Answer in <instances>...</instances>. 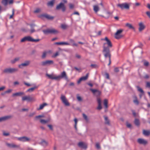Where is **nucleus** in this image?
<instances>
[{"label":"nucleus","instance_id":"obj_1","mask_svg":"<svg viewBox=\"0 0 150 150\" xmlns=\"http://www.w3.org/2000/svg\"><path fill=\"white\" fill-rule=\"evenodd\" d=\"M47 76H48L49 79L53 80L54 79L57 81H59L62 79H64L67 80L68 78L65 71H64L61 73L60 75L58 76H54L53 74H46Z\"/></svg>","mask_w":150,"mask_h":150},{"label":"nucleus","instance_id":"obj_2","mask_svg":"<svg viewBox=\"0 0 150 150\" xmlns=\"http://www.w3.org/2000/svg\"><path fill=\"white\" fill-rule=\"evenodd\" d=\"M103 52L104 57L105 58L108 57L109 58V62L108 65H109L111 64V54L110 53L109 49L108 47H105L104 46Z\"/></svg>","mask_w":150,"mask_h":150},{"label":"nucleus","instance_id":"obj_3","mask_svg":"<svg viewBox=\"0 0 150 150\" xmlns=\"http://www.w3.org/2000/svg\"><path fill=\"white\" fill-rule=\"evenodd\" d=\"M42 32L45 35H47L48 34H55L58 33V31L54 29H47L46 30H43Z\"/></svg>","mask_w":150,"mask_h":150},{"label":"nucleus","instance_id":"obj_4","mask_svg":"<svg viewBox=\"0 0 150 150\" xmlns=\"http://www.w3.org/2000/svg\"><path fill=\"white\" fill-rule=\"evenodd\" d=\"M18 71V69L17 68H9L5 69L4 72L6 73H12Z\"/></svg>","mask_w":150,"mask_h":150},{"label":"nucleus","instance_id":"obj_5","mask_svg":"<svg viewBox=\"0 0 150 150\" xmlns=\"http://www.w3.org/2000/svg\"><path fill=\"white\" fill-rule=\"evenodd\" d=\"M117 6L120 8L122 9H125L128 10L129 8V4L126 3H122V4H118Z\"/></svg>","mask_w":150,"mask_h":150},{"label":"nucleus","instance_id":"obj_6","mask_svg":"<svg viewBox=\"0 0 150 150\" xmlns=\"http://www.w3.org/2000/svg\"><path fill=\"white\" fill-rule=\"evenodd\" d=\"M103 40H105L106 41V43H104L103 45V47L104 46L105 47H108L109 49V47H111L112 46V45L110 40H109L107 37H105L104 39Z\"/></svg>","mask_w":150,"mask_h":150},{"label":"nucleus","instance_id":"obj_7","mask_svg":"<svg viewBox=\"0 0 150 150\" xmlns=\"http://www.w3.org/2000/svg\"><path fill=\"white\" fill-rule=\"evenodd\" d=\"M30 63V61L29 60H26L24 63H22L18 65V67L22 69L23 67H27L28 66Z\"/></svg>","mask_w":150,"mask_h":150},{"label":"nucleus","instance_id":"obj_8","mask_svg":"<svg viewBox=\"0 0 150 150\" xmlns=\"http://www.w3.org/2000/svg\"><path fill=\"white\" fill-rule=\"evenodd\" d=\"M61 99L63 103L67 106L70 105L69 103L68 102L65 96L62 95L61 97Z\"/></svg>","mask_w":150,"mask_h":150},{"label":"nucleus","instance_id":"obj_9","mask_svg":"<svg viewBox=\"0 0 150 150\" xmlns=\"http://www.w3.org/2000/svg\"><path fill=\"white\" fill-rule=\"evenodd\" d=\"M123 30H119L117 31V32L115 34V38L117 39H119L121 38L122 36L120 35L121 34Z\"/></svg>","mask_w":150,"mask_h":150},{"label":"nucleus","instance_id":"obj_10","mask_svg":"<svg viewBox=\"0 0 150 150\" xmlns=\"http://www.w3.org/2000/svg\"><path fill=\"white\" fill-rule=\"evenodd\" d=\"M54 63L53 61L52 60H46L45 61L42 62H41V65L42 66H45L47 65H50L53 64Z\"/></svg>","mask_w":150,"mask_h":150},{"label":"nucleus","instance_id":"obj_11","mask_svg":"<svg viewBox=\"0 0 150 150\" xmlns=\"http://www.w3.org/2000/svg\"><path fill=\"white\" fill-rule=\"evenodd\" d=\"M17 139L19 141L22 142H29L30 140L29 138L25 136L17 138Z\"/></svg>","mask_w":150,"mask_h":150},{"label":"nucleus","instance_id":"obj_12","mask_svg":"<svg viewBox=\"0 0 150 150\" xmlns=\"http://www.w3.org/2000/svg\"><path fill=\"white\" fill-rule=\"evenodd\" d=\"M32 37L29 36H25L21 40V42H23L27 41L31 42Z\"/></svg>","mask_w":150,"mask_h":150},{"label":"nucleus","instance_id":"obj_13","mask_svg":"<svg viewBox=\"0 0 150 150\" xmlns=\"http://www.w3.org/2000/svg\"><path fill=\"white\" fill-rule=\"evenodd\" d=\"M90 90L95 95L97 96L100 95L101 93L100 91L98 90L90 89Z\"/></svg>","mask_w":150,"mask_h":150},{"label":"nucleus","instance_id":"obj_14","mask_svg":"<svg viewBox=\"0 0 150 150\" xmlns=\"http://www.w3.org/2000/svg\"><path fill=\"white\" fill-rule=\"evenodd\" d=\"M33 99L30 96H25L22 97V100L24 101L27 100L28 101H31Z\"/></svg>","mask_w":150,"mask_h":150},{"label":"nucleus","instance_id":"obj_15","mask_svg":"<svg viewBox=\"0 0 150 150\" xmlns=\"http://www.w3.org/2000/svg\"><path fill=\"white\" fill-rule=\"evenodd\" d=\"M6 145L9 147L10 148H17L19 147V145H16L14 144H9L8 143H7L6 144Z\"/></svg>","mask_w":150,"mask_h":150},{"label":"nucleus","instance_id":"obj_16","mask_svg":"<svg viewBox=\"0 0 150 150\" xmlns=\"http://www.w3.org/2000/svg\"><path fill=\"white\" fill-rule=\"evenodd\" d=\"M41 16L45 17L49 20H52L54 18V17L50 16V15L47 14L42 15Z\"/></svg>","mask_w":150,"mask_h":150},{"label":"nucleus","instance_id":"obj_17","mask_svg":"<svg viewBox=\"0 0 150 150\" xmlns=\"http://www.w3.org/2000/svg\"><path fill=\"white\" fill-rule=\"evenodd\" d=\"M139 31L143 30L145 28V26L142 22H140L139 23Z\"/></svg>","mask_w":150,"mask_h":150},{"label":"nucleus","instance_id":"obj_18","mask_svg":"<svg viewBox=\"0 0 150 150\" xmlns=\"http://www.w3.org/2000/svg\"><path fill=\"white\" fill-rule=\"evenodd\" d=\"M50 120V118H48L46 120L40 119V122L42 124H45L49 122Z\"/></svg>","mask_w":150,"mask_h":150},{"label":"nucleus","instance_id":"obj_19","mask_svg":"<svg viewBox=\"0 0 150 150\" xmlns=\"http://www.w3.org/2000/svg\"><path fill=\"white\" fill-rule=\"evenodd\" d=\"M78 146L84 149L87 148L86 145L82 142H80L78 144Z\"/></svg>","mask_w":150,"mask_h":150},{"label":"nucleus","instance_id":"obj_20","mask_svg":"<svg viewBox=\"0 0 150 150\" xmlns=\"http://www.w3.org/2000/svg\"><path fill=\"white\" fill-rule=\"evenodd\" d=\"M137 141L140 144H145L147 143V141L142 139L139 138L138 139Z\"/></svg>","mask_w":150,"mask_h":150},{"label":"nucleus","instance_id":"obj_21","mask_svg":"<svg viewBox=\"0 0 150 150\" xmlns=\"http://www.w3.org/2000/svg\"><path fill=\"white\" fill-rule=\"evenodd\" d=\"M54 44L57 45H70V44L67 42H56L54 43Z\"/></svg>","mask_w":150,"mask_h":150},{"label":"nucleus","instance_id":"obj_22","mask_svg":"<svg viewBox=\"0 0 150 150\" xmlns=\"http://www.w3.org/2000/svg\"><path fill=\"white\" fill-rule=\"evenodd\" d=\"M11 116H6L0 117V122L6 120L11 118Z\"/></svg>","mask_w":150,"mask_h":150},{"label":"nucleus","instance_id":"obj_23","mask_svg":"<svg viewBox=\"0 0 150 150\" xmlns=\"http://www.w3.org/2000/svg\"><path fill=\"white\" fill-rule=\"evenodd\" d=\"M40 144L41 145L45 147L48 144V143L44 140H42L41 142L40 143Z\"/></svg>","mask_w":150,"mask_h":150},{"label":"nucleus","instance_id":"obj_24","mask_svg":"<svg viewBox=\"0 0 150 150\" xmlns=\"http://www.w3.org/2000/svg\"><path fill=\"white\" fill-rule=\"evenodd\" d=\"M51 52V51L50 50H49L48 51H44L42 53V56L41 57L42 59H44L45 58L46 56L47 55V54L48 53H50Z\"/></svg>","mask_w":150,"mask_h":150},{"label":"nucleus","instance_id":"obj_25","mask_svg":"<svg viewBox=\"0 0 150 150\" xmlns=\"http://www.w3.org/2000/svg\"><path fill=\"white\" fill-rule=\"evenodd\" d=\"M48 104L46 103H43L40 105L39 108H37V110H39L42 109L44 107L47 105Z\"/></svg>","mask_w":150,"mask_h":150},{"label":"nucleus","instance_id":"obj_26","mask_svg":"<svg viewBox=\"0 0 150 150\" xmlns=\"http://www.w3.org/2000/svg\"><path fill=\"white\" fill-rule=\"evenodd\" d=\"M24 93L23 92H18L13 94L12 96L13 97L15 96H21L22 95H24Z\"/></svg>","mask_w":150,"mask_h":150},{"label":"nucleus","instance_id":"obj_27","mask_svg":"<svg viewBox=\"0 0 150 150\" xmlns=\"http://www.w3.org/2000/svg\"><path fill=\"white\" fill-rule=\"evenodd\" d=\"M55 0H52L50 1H49L47 3V5L48 6H53Z\"/></svg>","mask_w":150,"mask_h":150},{"label":"nucleus","instance_id":"obj_28","mask_svg":"<svg viewBox=\"0 0 150 150\" xmlns=\"http://www.w3.org/2000/svg\"><path fill=\"white\" fill-rule=\"evenodd\" d=\"M143 134L144 135L146 136H148L150 134V131L143 130Z\"/></svg>","mask_w":150,"mask_h":150},{"label":"nucleus","instance_id":"obj_29","mask_svg":"<svg viewBox=\"0 0 150 150\" xmlns=\"http://www.w3.org/2000/svg\"><path fill=\"white\" fill-rule=\"evenodd\" d=\"M64 5V3H61L59 5L57 6L56 8L57 10L59 9L60 8H62Z\"/></svg>","mask_w":150,"mask_h":150},{"label":"nucleus","instance_id":"obj_30","mask_svg":"<svg viewBox=\"0 0 150 150\" xmlns=\"http://www.w3.org/2000/svg\"><path fill=\"white\" fill-rule=\"evenodd\" d=\"M93 10L96 13H97L99 10V8L98 5H94L93 6Z\"/></svg>","mask_w":150,"mask_h":150},{"label":"nucleus","instance_id":"obj_31","mask_svg":"<svg viewBox=\"0 0 150 150\" xmlns=\"http://www.w3.org/2000/svg\"><path fill=\"white\" fill-rule=\"evenodd\" d=\"M126 26L129 29H132L134 30V28L129 23H127L126 24Z\"/></svg>","mask_w":150,"mask_h":150},{"label":"nucleus","instance_id":"obj_32","mask_svg":"<svg viewBox=\"0 0 150 150\" xmlns=\"http://www.w3.org/2000/svg\"><path fill=\"white\" fill-rule=\"evenodd\" d=\"M37 87L35 86L31 88L28 89L27 91V92H33L35 88H37Z\"/></svg>","mask_w":150,"mask_h":150},{"label":"nucleus","instance_id":"obj_33","mask_svg":"<svg viewBox=\"0 0 150 150\" xmlns=\"http://www.w3.org/2000/svg\"><path fill=\"white\" fill-rule=\"evenodd\" d=\"M105 120V124L109 125L110 121L108 119V117L107 116H105L104 117Z\"/></svg>","mask_w":150,"mask_h":150},{"label":"nucleus","instance_id":"obj_34","mask_svg":"<svg viewBox=\"0 0 150 150\" xmlns=\"http://www.w3.org/2000/svg\"><path fill=\"white\" fill-rule=\"evenodd\" d=\"M134 98L135 99L133 100V102L135 104L138 105L139 104V102L137 100V98L136 96H135Z\"/></svg>","mask_w":150,"mask_h":150},{"label":"nucleus","instance_id":"obj_35","mask_svg":"<svg viewBox=\"0 0 150 150\" xmlns=\"http://www.w3.org/2000/svg\"><path fill=\"white\" fill-rule=\"evenodd\" d=\"M20 59L19 57H16L14 59L11 60V62L12 64L15 63L16 61H18Z\"/></svg>","mask_w":150,"mask_h":150},{"label":"nucleus","instance_id":"obj_36","mask_svg":"<svg viewBox=\"0 0 150 150\" xmlns=\"http://www.w3.org/2000/svg\"><path fill=\"white\" fill-rule=\"evenodd\" d=\"M135 125L137 126H139V120L137 119H135L134 122Z\"/></svg>","mask_w":150,"mask_h":150},{"label":"nucleus","instance_id":"obj_37","mask_svg":"<svg viewBox=\"0 0 150 150\" xmlns=\"http://www.w3.org/2000/svg\"><path fill=\"white\" fill-rule=\"evenodd\" d=\"M83 116L84 118V119H85V120H86V122H88V119L87 116V115L85 114H83Z\"/></svg>","mask_w":150,"mask_h":150},{"label":"nucleus","instance_id":"obj_38","mask_svg":"<svg viewBox=\"0 0 150 150\" xmlns=\"http://www.w3.org/2000/svg\"><path fill=\"white\" fill-rule=\"evenodd\" d=\"M88 76V73H87L85 76L82 77L81 78L82 79V80H85L87 79Z\"/></svg>","mask_w":150,"mask_h":150},{"label":"nucleus","instance_id":"obj_39","mask_svg":"<svg viewBox=\"0 0 150 150\" xmlns=\"http://www.w3.org/2000/svg\"><path fill=\"white\" fill-rule=\"evenodd\" d=\"M137 90L138 91L140 92L142 94L144 93V91L143 90L140 88L139 86H137Z\"/></svg>","mask_w":150,"mask_h":150},{"label":"nucleus","instance_id":"obj_40","mask_svg":"<svg viewBox=\"0 0 150 150\" xmlns=\"http://www.w3.org/2000/svg\"><path fill=\"white\" fill-rule=\"evenodd\" d=\"M9 0H3L2 1V3L4 6L7 5Z\"/></svg>","mask_w":150,"mask_h":150},{"label":"nucleus","instance_id":"obj_41","mask_svg":"<svg viewBox=\"0 0 150 150\" xmlns=\"http://www.w3.org/2000/svg\"><path fill=\"white\" fill-rule=\"evenodd\" d=\"M108 102L107 100L106 99H105L104 102V105L105 107L106 108L108 107Z\"/></svg>","mask_w":150,"mask_h":150},{"label":"nucleus","instance_id":"obj_42","mask_svg":"<svg viewBox=\"0 0 150 150\" xmlns=\"http://www.w3.org/2000/svg\"><path fill=\"white\" fill-rule=\"evenodd\" d=\"M144 65L146 67H147L149 65V62L146 60H144Z\"/></svg>","mask_w":150,"mask_h":150},{"label":"nucleus","instance_id":"obj_43","mask_svg":"<svg viewBox=\"0 0 150 150\" xmlns=\"http://www.w3.org/2000/svg\"><path fill=\"white\" fill-rule=\"evenodd\" d=\"M90 67L92 68H96L98 67V66L96 64H92L91 65Z\"/></svg>","mask_w":150,"mask_h":150},{"label":"nucleus","instance_id":"obj_44","mask_svg":"<svg viewBox=\"0 0 150 150\" xmlns=\"http://www.w3.org/2000/svg\"><path fill=\"white\" fill-rule=\"evenodd\" d=\"M59 55V52H56L52 56V57L55 58L57 56Z\"/></svg>","mask_w":150,"mask_h":150},{"label":"nucleus","instance_id":"obj_45","mask_svg":"<svg viewBox=\"0 0 150 150\" xmlns=\"http://www.w3.org/2000/svg\"><path fill=\"white\" fill-rule=\"evenodd\" d=\"M44 117V116L43 115H38V116H36L35 117V118L36 119H38L40 118H41V117Z\"/></svg>","mask_w":150,"mask_h":150},{"label":"nucleus","instance_id":"obj_46","mask_svg":"<svg viewBox=\"0 0 150 150\" xmlns=\"http://www.w3.org/2000/svg\"><path fill=\"white\" fill-rule=\"evenodd\" d=\"M96 148L98 149H100V146L98 143H96Z\"/></svg>","mask_w":150,"mask_h":150},{"label":"nucleus","instance_id":"obj_47","mask_svg":"<svg viewBox=\"0 0 150 150\" xmlns=\"http://www.w3.org/2000/svg\"><path fill=\"white\" fill-rule=\"evenodd\" d=\"M39 40H40V39H34L32 38L31 42H37L39 41Z\"/></svg>","mask_w":150,"mask_h":150},{"label":"nucleus","instance_id":"obj_48","mask_svg":"<svg viewBox=\"0 0 150 150\" xmlns=\"http://www.w3.org/2000/svg\"><path fill=\"white\" fill-rule=\"evenodd\" d=\"M3 134L4 136H7L9 135V134L8 132H4L3 133Z\"/></svg>","mask_w":150,"mask_h":150},{"label":"nucleus","instance_id":"obj_49","mask_svg":"<svg viewBox=\"0 0 150 150\" xmlns=\"http://www.w3.org/2000/svg\"><path fill=\"white\" fill-rule=\"evenodd\" d=\"M12 14L10 16V18H12L13 17V15L14 14V9H12Z\"/></svg>","mask_w":150,"mask_h":150},{"label":"nucleus","instance_id":"obj_50","mask_svg":"<svg viewBox=\"0 0 150 150\" xmlns=\"http://www.w3.org/2000/svg\"><path fill=\"white\" fill-rule=\"evenodd\" d=\"M146 87L148 88H150V82H146Z\"/></svg>","mask_w":150,"mask_h":150},{"label":"nucleus","instance_id":"obj_51","mask_svg":"<svg viewBox=\"0 0 150 150\" xmlns=\"http://www.w3.org/2000/svg\"><path fill=\"white\" fill-rule=\"evenodd\" d=\"M40 11V9L38 8H37L34 11L35 13H38Z\"/></svg>","mask_w":150,"mask_h":150},{"label":"nucleus","instance_id":"obj_52","mask_svg":"<svg viewBox=\"0 0 150 150\" xmlns=\"http://www.w3.org/2000/svg\"><path fill=\"white\" fill-rule=\"evenodd\" d=\"M61 28L63 29H65L67 27V26L64 24H62L61 25Z\"/></svg>","mask_w":150,"mask_h":150},{"label":"nucleus","instance_id":"obj_53","mask_svg":"<svg viewBox=\"0 0 150 150\" xmlns=\"http://www.w3.org/2000/svg\"><path fill=\"white\" fill-rule=\"evenodd\" d=\"M126 126L127 127L130 128L131 127V125L128 122H126Z\"/></svg>","mask_w":150,"mask_h":150},{"label":"nucleus","instance_id":"obj_54","mask_svg":"<svg viewBox=\"0 0 150 150\" xmlns=\"http://www.w3.org/2000/svg\"><path fill=\"white\" fill-rule=\"evenodd\" d=\"M102 108V107L101 106V104H98V106L97 108V109L98 110H100Z\"/></svg>","mask_w":150,"mask_h":150},{"label":"nucleus","instance_id":"obj_55","mask_svg":"<svg viewBox=\"0 0 150 150\" xmlns=\"http://www.w3.org/2000/svg\"><path fill=\"white\" fill-rule=\"evenodd\" d=\"M12 91V90L11 89H9L8 90L6 91L5 92V93H10Z\"/></svg>","mask_w":150,"mask_h":150},{"label":"nucleus","instance_id":"obj_56","mask_svg":"<svg viewBox=\"0 0 150 150\" xmlns=\"http://www.w3.org/2000/svg\"><path fill=\"white\" fill-rule=\"evenodd\" d=\"M132 114H133V115H134V117H136V113L135 112V111L134 110H132Z\"/></svg>","mask_w":150,"mask_h":150},{"label":"nucleus","instance_id":"obj_57","mask_svg":"<svg viewBox=\"0 0 150 150\" xmlns=\"http://www.w3.org/2000/svg\"><path fill=\"white\" fill-rule=\"evenodd\" d=\"M69 8L70 9H72L73 8V7H74V5L73 4H69Z\"/></svg>","mask_w":150,"mask_h":150},{"label":"nucleus","instance_id":"obj_58","mask_svg":"<svg viewBox=\"0 0 150 150\" xmlns=\"http://www.w3.org/2000/svg\"><path fill=\"white\" fill-rule=\"evenodd\" d=\"M35 31V29L33 28H31V30H30V33H32Z\"/></svg>","mask_w":150,"mask_h":150},{"label":"nucleus","instance_id":"obj_59","mask_svg":"<svg viewBox=\"0 0 150 150\" xmlns=\"http://www.w3.org/2000/svg\"><path fill=\"white\" fill-rule=\"evenodd\" d=\"M30 25L31 28H33L35 26V25L34 24H30Z\"/></svg>","mask_w":150,"mask_h":150},{"label":"nucleus","instance_id":"obj_60","mask_svg":"<svg viewBox=\"0 0 150 150\" xmlns=\"http://www.w3.org/2000/svg\"><path fill=\"white\" fill-rule=\"evenodd\" d=\"M97 101L98 103V104H101V101L100 99L98 98L97 99Z\"/></svg>","mask_w":150,"mask_h":150},{"label":"nucleus","instance_id":"obj_61","mask_svg":"<svg viewBox=\"0 0 150 150\" xmlns=\"http://www.w3.org/2000/svg\"><path fill=\"white\" fill-rule=\"evenodd\" d=\"M119 69L117 68H115L114 69V71L115 72H119Z\"/></svg>","mask_w":150,"mask_h":150},{"label":"nucleus","instance_id":"obj_62","mask_svg":"<svg viewBox=\"0 0 150 150\" xmlns=\"http://www.w3.org/2000/svg\"><path fill=\"white\" fill-rule=\"evenodd\" d=\"M47 126L51 130H52L53 129L52 127V125H47Z\"/></svg>","mask_w":150,"mask_h":150},{"label":"nucleus","instance_id":"obj_63","mask_svg":"<svg viewBox=\"0 0 150 150\" xmlns=\"http://www.w3.org/2000/svg\"><path fill=\"white\" fill-rule=\"evenodd\" d=\"M62 10L64 12L65 11L66 9L65 7L64 6V5L63 6L62 8Z\"/></svg>","mask_w":150,"mask_h":150},{"label":"nucleus","instance_id":"obj_64","mask_svg":"<svg viewBox=\"0 0 150 150\" xmlns=\"http://www.w3.org/2000/svg\"><path fill=\"white\" fill-rule=\"evenodd\" d=\"M146 14L148 16V17L150 18V12L147 11L146 12Z\"/></svg>","mask_w":150,"mask_h":150}]
</instances>
